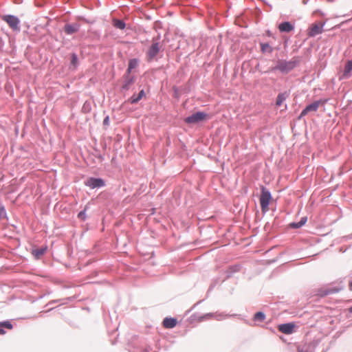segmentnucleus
I'll list each match as a JSON object with an SVG mask.
<instances>
[{"label": "nucleus", "mask_w": 352, "mask_h": 352, "mask_svg": "<svg viewBox=\"0 0 352 352\" xmlns=\"http://www.w3.org/2000/svg\"><path fill=\"white\" fill-rule=\"evenodd\" d=\"M309 112L307 111V109L305 107L302 111L300 112V115L298 116V120H301L304 116L307 115Z\"/></svg>", "instance_id": "obj_35"}, {"label": "nucleus", "mask_w": 352, "mask_h": 352, "mask_svg": "<svg viewBox=\"0 0 352 352\" xmlns=\"http://www.w3.org/2000/svg\"><path fill=\"white\" fill-rule=\"evenodd\" d=\"M307 221V217H302L298 222H292L289 223V228L293 229H298L305 225Z\"/></svg>", "instance_id": "obj_22"}, {"label": "nucleus", "mask_w": 352, "mask_h": 352, "mask_svg": "<svg viewBox=\"0 0 352 352\" xmlns=\"http://www.w3.org/2000/svg\"><path fill=\"white\" fill-rule=\"evenodd\" d=\"M318 295L322 298L329 295L327 288L319 289L318 291Z\"/></svg>", "instance_id": "obj_32"}, {"label": "nucleus", "mask_w": 352, "mask_h": 352, "mask_svg": "<svg viewBox=\"0 0 352 352\" xmlns=\"http://www.w3.org/2000/svg\"><path fill=\"white\" fill-rule=\"evenodd\" d=\"M140 60L137 58H133L129 59L128 67L125 72L126 73V75H130L131 73L132 72V70L138 66Z\"/></svg>", "instance_id": "obj_16"}, {"label": "nucleus", "mask_w": 352, "mask_h": 352, "mask_svg": "<svg viewBox=\"0 0 352 352\" xmlns=\"http://www.w3.org/2000/svg\"><path fill=\"white\" fill-rule=\"evenodd\" d=\"M151 351H152V348L148 346V347L142 349L141 352H151Z\"/></svg>", "instance_id": "obj_40"}, {"label": "nucleus", "mask_w": 352, "mask_h": 352, "mask_svg": "<svg viewBox=\"0 0 352 352\" xmlns=\"http://www.w3.org/2000/svg\"><path fill=\"white\" fill-rule=\"evenodd\" d=\"M80 62L78 57V55L75 52H72L70 54V63L69 65V69L72 71L76 70L79 66Z\"/></svg>", "instance_id": "obj_14"}, {"label": "nucleus", "mask_w": 352, "mask_h": 352, "mask_svg": "<svg viewBox=\"0 0 352 352\" xmlns=\"http://www.w3.org/2000/svg\"><path fill=\"white\" fill-rule=\"evenodd\" d=\"M0 327L3 329H12L13 328V324L10 320H3L0 322Z\"/></svg>", "instance_id": "obj_29"}, {"label": "nucleus", "mask_w": 352, "mask_h": 352, "mask_svg": "<svg viewBox=\"0 0 352 352\" xmlns=\"http://www.w3.org/2000/svg\"><path fill=\"white\" fill-rule=\"evenodd\" d=\"M289 61L293 63V67L295 69L297 66L300 65L301 62V57L298 56H295L292 59H290Z\"/></svg>", "instance_id": "obj_30"}, {"label": "nucleus", "mask_w": 352, "mask_h": 352, "mask_svg": "<svg viewBox=\"0 0 352 352\" xmlns=\"http://www.w3.org/2000/svg\"><path fill=\"white\" fill-rule=\"evenodd\" d=\"M216 284H217V280L214 281L213 283H212L210 284V285L209 286V288L208 289L207 294H208L209 292H210L211 291L213 290V289L216 286Z\"/></svg>", "instance_id": "obj_37"}, {"label": "nucleus", "mask_w": 352, "mask_h": 352, "mask_svg": "<svg viewBox=\"0 0 352 352\" xmlns=\"http://www.w3.org/2000/svg\"><path fill=\"white\" fill-rule=\"evenodd\" d=\"M91 102L89 100H86L82 107V112L84 113H89L91 112Z\"/></svg>", "instance_id": "obj_25"}, {"label": "nucleus", "mask_w": 352, "mask_h": 352, "mask_svg": "<svg viewBox=\"0 0 352 352\" xmlns=\"http://www.w3.org/2000/svg\"><path fill=\"white\" fill-rule=\"evenodd\" d=\"M59 301H60V300H51V301H50V302H49L45 305V307H47V306H49V305H53V304H54V303H56V302H59Z\"/></svg>", "instance_id": "obj_39"}, {"label": "nucleus", "mask_w": 352, "mask_h": 352, "mask_svg": "<svg viewBox=\"0 0 352 352\" xmlns=\"http://www.w3.org/2000/svg\"><path fill=\"white\" fill-rule=\"evenodd\" d=\"M80 24L77 22L66 23L63 27V31L66 35H73L79 32Z\"/></svg>", "instance_id": "obj_8"}, {"label": "nucleus", "mask_w": 352, "mask_h": 352, "mask_svg": "<svg viewBox=\"0 0 352 352\" xmlns=\"http://www.w3.org/2000/svg\"><path fill=\"white\" fill-rule=\"evenodd\" d=\"M112 22H113V25L114 28L121 30H124L126 28V25L125 21L122 19H119L115 18L113 19Z\"/></svg>", "instance_id": "obj_23"}, {"label": "nucleus", "mask_w": 352, "mask_h": 352, "mask_svg": "<svg viewBox=\"0 0 352 352\" xmlns=\"http://www.w3.org/2000/svg\"><path fill=\"white\" fill-rule=\"evenodd\" d=\"M230 271V274L227 276V277H230L232 273L236 272L239 270V267L237 265H232L229 267Z\"/></svg>", "instance_id": "obj_33"}, {"label": "nucleus", "mask_w": 352, "mask_h": 352, "mask_svg": "<svg viewBox=\"0 0 352 352\" xmlns=\"http://www.w3.org/2000/svg\"><path fill=\"white\" fill-rule=\"evenodd\" d=\"M146 93L144 89H141L138 94H133L128 100L127 102L134 104L138 103L144 97Z\"/></svg>", "instance_id": "obj_12"}, {"label": "nucleus", "mask_w": 352, "mask_h": 352, "mask_svg": "<svg viewBox=\"0 0 352 352\" xmlns=\"http://www.w3.org/2000/svg\"><path fill=\"white\" fill-rule=\"evenodd\" d=\"M47 250V246L38 248H33L32 250V254L34 256L35 259H39L41 257L44 255V254L46 252Z\"/></svg>", "instance_id": "obj_17"}, {"label": "nucleus", "mask_w": 352, "mask_h": 352, "mask_svg": "<svg viewBox=\"0 0 352 352\" xmlns=\"http://www.w3.org/2000/svg\"><path fill=\"white\" fill-rule=\"evenodd\" d=\"M325 102H326V100H315L313 102L307 104L305 107V108L307 109V111L309 112L316 111L318 110L320 104L321 103H324Z\"/></svg>", "instance_id": "obj_19"}, {"label": "nucleus", "mask_w": 352, "mask_h": 352, "mask_svg": "<svg viewBox=\"0 0 352 352\" xmlns=\"http://www.w3.org/2000/svg\"><path fill=\"white\" fill-rule=\"evenodd\" d=\"M124 82L121 87V91H128L130 89V87L132 84H133L135 81V76L126 75V73H124L123 76Z\"/></svg>", "instance_id": "obj_11"}, {"label": "nucleus", "mask_w": 352, "mask_h": 352, "mask_svg": "<svg viewBox=\"0 0 352 352\" xmlns=\"http://www.w3.org/2000/svg\"><path fill=\"white\" fill-rule=\"evenodd\" d=\"M344 238L346 240L352 239V233L349 235L344 236Z\"/></svg>", "instance_id": "obj_42"}, {"label": "nucleus", "mask_w": 352, "mask_h": 352, "mask_svg": "<svg viewBox=\"0 0 352 352\" xmlns=\"http://www.w3.org/2000/svg\"><path fill=\"white\" fill-rule=\"evenodd\" d=\"M349 311L350 313H352V306L351 307L349 308Z\"/></svg>", "instance_id": "obj_48"}, {"label": "nucleus", "mask_w": 352, "mask_h": 352, "mask_svg": "<svg viewBox=\"0 0 352 352\" xmlns=\"http://www.w3.org/2000/svg\"><path fill=\"white\" fill-rule=\"evenodd\" d=\"M160 38V36L158 35L157 37L153 38V43L148 47L146 56L148 61H151L158 54L160 51V46L158 41Z\"/></svg>", "instance_id": "obj_5"}, {"label": "nucleus", "mask_w": 352, "mask_h": 352, "mask_svg": "<svg viewBox=\"0 0 352 352\" xmlns=\"http://www.w3.org/2000/svg\"><path fill=\"white\" fill-rule=\"evenodd\" d=\"M212 316H213V314L212 313H208V314H206L202 315V316H199L197 314H193L190 316V319L192 321L197 320L199 322H201L204 320L209 319V318H212Z\"/></svg>", "instance_id": "obj_21"}, {"label": "nucleus", "mask_w": 352, "mask_h": 352, "mask_svg": "<svg viewBox=\"0 0 352 352\" xmlns=\"http://www.w3.org/2000/svg\"><path fill=\"white\" fill-rule=\"evenodd\" d=\"M177 324V319L172 317H166L162 322V324L166 329H173L176 327Z\"/></svg>", "instance_id": "obj_15"}, {"label": "nucleus", "mask_w": 352, "mask_h": 352, "mask_svg": "<svg viewBox=\"0 0 352 352\" xmlns=\"http://www.w3.org/2000/svg\"><path fill=\"white\" fill-rule=\"evenodd\" d=\"M97 158L100 159L101 161L104 160V157L101 154H98V155L96 156Z\"/></svg>", "instance_id": "obj_43"}, {"label": "nucleus", "mask_w": 352, "mask_h": 352, "mask_svg": "<svg viewBox=\"0 0 352 352\" xmlns=\"http://www.w3.org/2000/svg\"><path fill=\"white\" fill-rule=\"evenodd\" d=\"M349 290L352 291V280L350 281V283L349 284Z\"/></svg>", "instance_id": "obj_44"}, {"label": "nucleus", "mask_w": 352, "mask_h": 352, "mask_svg": "<svg viewBox=\"0 0 352 352\" xmlns=\"http://www.w3.org/2000/svg\"><path fill=\"white\" fill-rule=\"evenodd\" d=\"M325 22H320L313 23L307 30V35L309 37H314L323 32V28Z\"/></svg>", "instance_id": "obj_7"}, {"label": "nucleus", "mask_w": 352, "mask_h": 352, "mask_svg": "<svg viewBox=\"0 0 352 352\" xmlns=\"http://www.w3.org/2000/svg\"><path fill=\"white\" fill-rule=\"evenodd\" d=\"M103 128L104 130H107L110 125V117L109 115H107L103 120L102 122Z\"/></svg>", "instance_id": "obj_31"}, {"label": "nucleus", "mask_w": 352, "mask_h": 352, "mask_svg": "<svg viewBox=\"0 0 352 352\" xmlns=\"http://www.w3.org/2000/svg\"><path fill=\"white\" fill-rule=\"evenodd\" d=\"M293 65V63L290 62L289 60L278 59L276 62V65L270 67L265 73L279 72L280 74L286 75L294 69Z\"/></svg>", "instance_id": "obj_1"}, {"label": "nucleus", "mask_w": 352, "mask_h": 352, "mask_svg": "<svg viewBox=\"0 0 352 352\" xmlns=\"http://www.w3.org/2000/svg\"><path fill=\"white\" fill-rule=\"evenodd\" d=\"M289 96V92L285 91L278 94L276 99V105L280 107L283 102Z\"/></svg>", "instance_id": "obj_20"}, {"label": "nucleus", "mask_w": 352, "mask_h": 352, "mask_svg": "<svg viewBox=\"0 0 352 352\" xmlns=\"http://www.w3.org/2000/svg\"><path fill=\"white\" fill-rule=\"evenodd\" d=\"M78 19L80 20H82L83 21H85V23H92V22H90L88 19H87L86 18H85L84 16H79L78 17Z\"/></svg>", "instance_id": "obj_38"}, {"label": "nucleus", "mask_w": 352, "mask_h": 352, "mask_svg": "<svg viewBox=\"0 0 352 352\" xmlns=\"http://www.w3.org/2000/svg\"><path fill=\"white\" fill-rule=\"evenodd\" d=\"M278 28L281 33H289L294 30L295 25L291 21H285L278 24Z\"/></svg>", "instance_id": "obj_10"}, {"label": "nucleus", "mask_w": 352, "mask_h": 352, "mask_svg": "<svg viewBox=\"0 0 352 352\" xmlns=\"http://www.w3.org/2000/svg\"><path fill=\"white\" fill-rule=\"evenodd\" d=\"M351 71H352V61H350V60H348L344 65V72L342 74V78L344 79L349 78L351 76Z\"/></svg>", "instance_id": "obj_18"}, {"label": "nucleus", "mask_w": 352, "mask_h": 352, "mask_svg": "<svg viewBox=\"0 0 352 352\" xmlns=\"http://www.w3.org/2000/svg\"><path fill=\"white\" fill-rule=\"evenodd\" d=\"M264 1V2H265V3H266L269 7H270V9L272 8V6H271V5L268 4V3H267V2H265V1Z\"/></svg>", "instance_id": "obj_49"}, {"label": "nucleus", "mask_w": 352, "mask_h": 352, "mask_svg": "<svg viewBox=\"0 0 352 352\" xmlns=\"http://www.w3.org/2000/svg\"><path fill=\"white\" fill-rule=\"evenodd\" d=\"M265 34L267 36H268V37H272V38H274V39L276 38L275 35H274V34L272 32V31H271V30H267L265 31Z\"/></svg>", "instance_id": "obj_36"}, {"label": "nucleus", "mask_w": 352, "mask_h": 352, "mask_svg": "<svg viewBox=\"0 0 352 352\" xmlns=\"http://www.w3.org/2000/svg\"><path fill=\"white\" fill-rule=\"evenodd\" d=\"M1 19L5 21L10 28L14 32H20V19L17 16L13 14H4L1 16Z\"/></svg>", "instance_id": "obj_3"}, {"label": "nucleus", "mask_w": 352, "mask_h": 352, "mask_svg": "<svg viewBox=\"0 0 352 352\" xmlns=\"http://www.w3.org/2000/svg\"><path fill=\"white\" fill-rule=\"evenodd\" d=\"M204 301V300H201L199 301H198L195 305L194 307H195L196 305H197L198 304H200L201 302H202Z\"/></svg>", "instance_id": "obj_45"}, {"label": "nucleus", "mask_w": 352, "mask_h": 352, "mask_svg": "<svg viewBox=\"0 0 352 352\" xmlns=\"http://www.w3.org/2000/svg\"><path fill=\"white\" fill-rule=\"evenodd\" d=\"M279 49H280L279 47H274V50H278Z\"/></svg>", "instance_id": "obj_50"}, {"label": "nucleus", "mask_w": 352, "mask_h": 352, "mask_svg": "<svg viewBox=\"0 0 352 352\" xmlns=\"http://www.w3.org/2000/svg\"><path fill=\"white\" fill-rule=\"evenodd\" d=\"M298 352H307V351H304L303 349H298Z\"/></svg>", "instance_id": "obj_46"}, {"label": "nucleus", "mask_w": 352, "mask_h": 352, "mask_svg": "<svg viewBox=\"0 0 352 352\" xmlns=\"http://www.w3.org/2000/svg\"><path fill=\"white\" fill-rule=\"evenodd\" d=\"M173 97L177 99V100H179V89L177 88V86L174 85L173 87Z\"/></svg>", "instance_id": "obj_34"}, {"label": "nucleus", "mask_w": 352, "mask_h": 352, "mask_svg": "<svg viewBox=\"0 0 352 352\" xmlns=\"http://www.w3.org/2000/svg\"><path fill=\"white\" fill-rule=\"evenodd\" d=\"M84 185L92 190L99 189L106 186V182L102 177H88L84 181Z\"/></svg>", "instance_id": "obj_6"}, {"label": "nucleus", "mask_w": 352, "mask_h": 352, "mask_svg": "<svg viewBox=\"0 0 352 352\" xmlns=\"http://www.w3.org/2000/svg\"><path fill=\"white\" fill-rule=\"evenodd\" d=\"M261 195L259 198V203L261 209V212L265 214L267 213L270 208V204L271 201L273 199L270 190L267 188L265 186L261 185L260 186Z\"/></svg>", "instance_id": "obj_2"}, {"label": "nucleus", "mask_w": 352, "mask_h": 352, "mask_svg": "<svg viewBox=\"0 0 352 352\" xmlns=\"http://www.w3.org/2000/svg\"><path fill=\"white\" fill-rule=\"evenodd\" d=\"M287 41H285V46H286V45H287Z\"/></svg>", "instance_id": "obj_51"}, {"label": "nucleus", "mask_w": 352, "mask_h": 352, "mask_svg": "<svg viewBox=\"0 0 352 352\" xmlns=\"http://www.w3.org/2000/svg\"><path fill=\"white\" fill-rule=\"evenodd\" d=\"M329 292V295L338 293L341 290L344 289V285L342 284L340 285L339 286L336 287H327Z\"/></svg>", "instance_id": "obj_26"}, {"label": "nucleus", "mask_w": 352, "mask_h": 352, "mask_svg": "<svg viewBox=\"0 0 352 352\" xmlns=\"http://www.w3.org/2000/svg\"><path fill=\"white\" fill-rule=\"evenodd\" d=\"M296 325L294 322H286L278 325V330L287 335L293 333L295 331Z\"/></svg>", "instance_id": "obj_9"}, {"label": "nucleus", "mask_w": 352, "mask_h": 352, "mask_svg": "<svg viewBox=\"0 0 352 352\" xmlns=\"http://www.w3.org/2000/svg\"><path fill=\"white\" fill-rule=\"evenodd\" d=\"M6 333V331H5V329L0 327V335H4L5 333Z\"/></svg>", "instance_id": "obj_41"}, {"label": "nucleus", "mask_w": 352, "mask_h": 352, "mask_svg": "<svg viewBox=\"0 0 352 352\" xmlns=\"http://www.w3.org/2000/svg\"><path fill=\"white\" fill-rule=\"evenodd\" d=\"M260 51L263 54H271L274 51L270 42H261L259 43Z\"/></svg>", "instance_id": "obj_13"}, {"label": "nucleus", "mask_w": 352, "mask_h": 352, "mask_svg": "<svg viewBox=\"0 0 352 352\" xmlns=\"http://www.w3.org/2000/svg\"><path fill=\"white\" fill-rule=\"evenodd\" d=\"M54 309V307H52V308H50L49 309H47V310L46 311V312H50V311H51L52 310H53Z\"/></svg>", "instance_id": "obj_47"}, {"label": "nucleus", "mask_w": 352, "mask_h": 352, "mask_svg": "<svg viewBox=\"0 0 352 352\" xmlns=\"http://www.w3.org/2000/svg\"><path fill=\"white\" fill-rule=\"evenodd\" d=\"M350 61H352V59H351V60H350Z\"/></svg>", "instance_id": "obj_52"}, {"label": "nucleus", "mask_w": 352, "mask_h": 352, "mask_svg": "<svg viewBox=\"0 0 352 352\" xmlns=\"http://www.w3.org/2000/svg\"><path fill=\"white\" fill-rule=\"evenodd\" d=\"M3 219H8V217L5 206L0 202V220Z\"/></svg>", "instance_id": "obj_28"}, {"label": "nucleus", "mask_w": 352, "mask_h": 352, "mask_svg": "<svg viewBox=\"0 0 352 352\" xmlns=\"http://www.w3.org/2000/svg\"><path fill=\"white\" fill-rule=\"evenodd\" d=\"M88 208H89V207L87 206H86L82 210H81L78 212L77 217L79 220H80L82 221H85L86 220V219H87L86 212Z\"/></svg>", "instance_id": "obj_27"}, {"label": "nucleus", "mask_w": 352, "mask_h": 352, "mask_svg": "<svg viewBox=\"0 0 352 352\" xmlns=\"http://www.w3.org/2000/svg\"><path fill=\"white\" fill-rule=\"evenodd\" d=\"M265 318H266L265 314L262 311H259L256 312L254 314L252 320L254 322H262L265 320Z\"/></svg>", "instance_id": "obj_24"}, {"label": "nucleus", "mask_w": 352, "mask_h": 352, "mask_svg": "<svg viewBox=\"0 0 352 352\" xmlns=\"http://www.w3.org/2000/svg\"><path fill=\"white\" fill-rule=\"evenodd\" d=\"M208 118V114L204 111H198L186 117L184 122L188 124H195L204 122Z\"/></svg>", "instance_id": "obj_4"}]
</instances>
